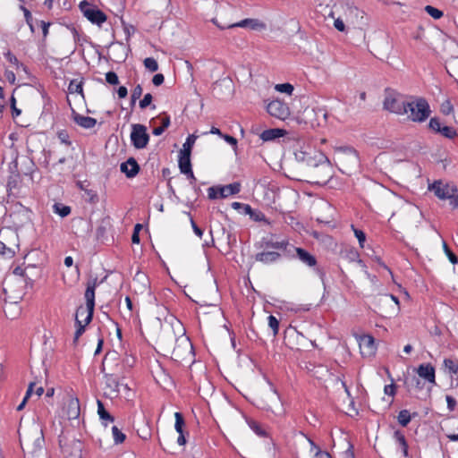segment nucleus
Wrapping results in <instances>:
<instances>
[{
    "instance_id": "1",
    "label": "nucleus",
    "mask_w": 458,
    "mask_h": 458,
    "mask_svg": "<svg viewBox=\"0 0 458 458\" xmlns=\"http://www.w3.org/2000/svg\"><path fill=\"white\" fill-rule=\"evenodd\" d=\"M294 157L299 163L314 168L321 166L322 170L326 172L322 181H315L314 183L325 185L332 178V166L329 159L324 153L317 151L309 146H300V148L294 150Z\"/></svg>"
},
{
    "instance_id": "2",
    "label": "nucleus",
    "mask_w": 458,
    "mask_h": 458,
    "mask_svg": "<svg viewBox=\"0 0 458 458\" xmlns=\"http://www.w3.org/2000/svg\"><path fill=\"white\" fill-rule=\"evenodd\" d=\"M409 101H406L405 97L392 89H386L385 99L383 102L384 109L394 113L398 115H403L408 113Z\"/></svg>"
},
{
    "instance_id": "3",
    "label": "nucleus",
    "mask_w": 458,
    "mask_h": 458,
    "mask_svg": "<svg viewBox=\"0 0 458 458\" xmlns=\"http://www.w3.org/2000/svg\"><path fill=\"white\" fill-rule=\"evenodd\" d=\"M98 284L99 283L98 281V277L91 278L88 281L84 294L87 307H79L77 309V317L86 314V324H89L93 318L95 307V291Z\"/></svg>"
},
{
    "instance_id": "4",
    "label": "nucleus",
    "mask_w": 458,
    "mask_h": 458,
    "mask_svg": "<svg viewBox=\"0 0 458 458\" xmlns=\"http://www.w3.org/2000/svg\"><path fill=\"white\" fill-rule=\"evenodd\" d=\"M409 119L414 123L425 122L431 114L428 102L424 98H416L414 101L408 102Z\"/></svg>"
},
{
    "instance_id": "5",
    "label": "nucleus",
    "mask_w": 458,
    "mask_h": 458,
    "mask_svg": "<svg viewBox=\"0 0 458 458\" xmlns=\"http://www.w3.org/2000/svg\"><path fill=\"white\" fill-rule=\"evenodd\" d=\"M172 354L174 359L178 361H189L194 357L193 345L184 334L176 338Z\"/></svg>"
},
{
    "instance_id": "6",
    "label": "nucleus",
    "mask_w": 458,
    "mask_h": 458,
    "mask_svg": "<svg viewBox=\"0 0 458 458\" xmlns=\"http://www.w3.org/2000/svg\"><path fill=\"white\" fill-rule=\"evenodd\" d=\"M432 190L437 198L440 199H449L450 205L454 208H458V190L456 186L435 182L432 184Z\"/></svg>"
},
{
    "instance_id": "7",
    "label": "nucleus",
    "mask_w": 458,
    "mask_h": 458,
    "mask_svg": "<svg viewBox=\"0 0 458 458\" xmlns=\"http://www.w3.org/2000/svg\"><path fill=\"white\" fill-rule=\"evenodd\" d=\"M294 250L298 259L305 266L313 268L314 272L318 276V277L322 281L324 286H326V271L324 270V268L317 266L318 261L316 257L303 248L296 247L294 248Z\"/></svg>"
},
{
    "instance_id": "8",
    "label": "nucleus",
    "mask_w": 458,
    "mask_h": 458,
    "mask_svg": "<svg viewBox=\"0 0 458 458\" xmlns=\"http://www.w3.org/2000/svg\"><path fill=\"white\" fill-rule=\"evenodd\" d=\"M81 12L93 24L101 26L107 19L106 14L86 0L79 4Z\"/></svg>"
},
{
    "instance_id": "9",
    "label": "nucleus",
    "mask_w": 458,
    "mask_h": 458,
    "mask_svg": "<svg viewBox=\"0 0 458 458\" xmlns=\"http://www.w3.org/2000/svg\"><path fill=\"white\" fill-rule=\"evenodd\" d=\"M131 141L135 148H144L149 141V135L147 132V127L140 123L132 124L131 132Z\"/></svg>"
},
{
    "instance_id": "10",
    "label": "nucleus",
    "mask_w": 458,
    "mask_h": 458,
    "mask_svg": "<svg viewBox=\"0 0 458 458\" xmlns=\"http://www.w3.org/2000/svg\"><path fill=\"white\" fill-rule=\"evenodd\" d=\"M306 123H310L312 127L321 126L327 122V113L326 109L321 107H307L303 112Z\"/></svg>"
},
{
    "instance_id": "11",
    "label": "nucleus",
    "mask_w": 458,
    "mask_h": 458,
    "mask_svg": "<svg viewBox=\"0 0 458 458\" xmlns=\"http://www.w3.org/2000/svg\"><path fill=\"white\" fill-rule=\"evenodd\" d=\"M267 111L277 119L284 121L290 116V108L288 105L280 99H274L267 105Z\"/></svg>"
},
{
    "instance_id": "12",
    "label": "nucleus",
    "mask_w": 458,
    "mask_h": 458,
    "mask_svg": "<svg viewBox=\"0 0 458 458\" xmlns=\"http://www.w3.org/2000/svg\"><path fill=\"white\" fill-rule=\"evenodd\" d=\"M230 28H248L251 30L261 31L267 29V24L259 19L247 18L238 22L229 24Z\"/></svg>"
},
{
    "instance_id": "13",
    "label": "nucleus",
    "mask_w": 458,
    "mask_h": 458,
    "mask_svg": "<svg viewBox=\"0 0 458 458\" xmlns=\"http://www.w3.org/2000/svg\"><path fill=\"white\" fill-rule=\"evenodd\" d=\"M289 246V242L287 240H275L273 237L271 238H262L259 242V248L265 250H276V251H284Z\"/></svg>"
},
{
    "instance_id": "14",
    "label": "nucleus",
    "mask_w": 458,
    "mask_h": 458,
    "mask_svg": "<svg viewBox=\"0 0 458 458\" xmlns=\"http://www.w3.org/2000/svg\"><path fill=\"white\" fill-rule=\"evenodd\" d=\"M416 372L420 377L427 382L436 385V369L431 363H421L416 369Z\"/></svg>"
},
{
    "instance_id": "15",
    "label": "nucleus",
    "mask_w": 458,
    "mask_h": 458,
    "mask_svg": "<svg viewBox=\"0 0 458 458\" xmlns=\"http://www.w3.org/2000/svg\"><path fill=\"white\" fill-rule=\"evenodd\" d=\"M280 257L281 253L279 251L263 249L262 251L258 252L255 255V260L266 265H269L276 262Z\"/></svg>"
},
{
    "instance_id": "16",
    "label": "nucleus",
    "mask_w": 458,
    "mask_h": 458,
    "mask_svg": "<svg viewBox=\"0 0 458 458\" xmlns=\"http://www.w3.org/2000/svg\"><path fill=\"white\" fill-rule=\"evenodd\" d=\"M120 169L126 177L133 178L139 174L140 165L134 157H129L127 161L121 164Z\"/></svg>"
},
{
    "instance_id": "17",
    "label": "nucleus",
    "mask_w": 458,
    "mask_h": 458,
    "mask_svg": "<svg viewBox=\"0 0 458 458\" xmlns=\"http://www.w3.org/2000/svg\"><path fill=\"white\" fill-rule=\"evenodd\" d=\"M442 369L445 374L448 375L452 379L458 378V360L453 358H445L443 360Z\"/></svg>"
},
{
    "instance_id": "18",
    "label": "nucleus",
    "mask_w": 458,
    "mask_h": 458,
    "mask_svg": "<svg viewBox=\"0 0 458 458\" xmlns=\"http://www.w3.org/2000/svg\"><path fill=\"white\" fill-rule=\"evenodd\" d=\"M393 437L395 441V444L397 445L398 449L401 451L402 454L405 458H411L409 455V445H408V443H407V440H406V437H405L403 432H402L400 429H396L394 432Z\"/></svg>"
},
{
    "instance_id": "19",
    "label": "nucleus",
    "mask_w": 458,
    "mask_h": 458,
    "mask_svg": "<svg viewBox=\"0 0 458 458\" xmlns=\"http://www.w3.org/2000/svg\"><path fill=\"white\" fill-rule=\"evenodd\" d=\"M73 122L84 129H91L97 124V120L90 116H84L76 112H72Z\"/></svg>"
},
{
    "instance_id": "20",
    "label": "nucleus",
    "mask_w": 458,
    "mask_h": 458,
    "mask_svg": "<svg viewBox=\"0 0 458 458\" xmlns=\"http://www.w3.org/2000/svg\"><path fill=\"white\" fill-rule=\"evenodd\" d=\"M219 187V197L221 199L227 198L232 195H235L241 191V183L239 182H233L227 185H218Z\"/></svg>"
},
{
    "instance_id": "21",
    "label": "nucleus",
    "mask_w": 458,
    "mask_h": 458,
    "mask_svg": "<svg viewBox=\"0 0 458 458\" xmlns=\"http://www.w3.org/2000/svg\"><path fill=\"white\" fill-rule=\"evenodd\" d=\"M286 131L279 128L267 129L263 131L259 137L263 141H271L280 137H284Z\"/></svg>"
},
{
    "instance_id": "22",
    "label": "nucleus",
    "mask_w": 458,
    "mask_h": 458,
    "mask_svg": "<svg viewBox=\"0 0 458 458\" xmlns=\"http://www.w3.org/2000/svg\"><path fill=\"white\" fill-rule=\"evenodd\" d=\"M178 164L182 174H191V155L180 153Z\"/></svg>"
},
{
    "instance_id": "23",
    "label": "nucleus",
    "mask_w": 458,
    "mask_h": 458,
    "mask_svg": "<svg viewBox=\"0 0 458 458\" xmlns=\"http://www.w3.org/2000/svg\"><path fill=\"white\" fill-rule=\"evenodd\" d=\"M98 414L102 420V423L106 426L107 422H114V418L106 410L104 403L98 400Z\"/></svg>"
},
{
    "instance_id": "24",
    "label": "nucleus",
    "mask_w": 458,
    "mask_h": 458,
    "mask_svg": "<svg viewBox=\"0 0 458 458\" xmlns=\"http://www.w3.org/2000/svg\"><path fill=\"white\" fill-rule=\"evenodd\" d=\"M67 414L70 420L80 416V403L77 398H72L69 401Z\"/></svg>"
},
{
    "instance_id": "25",
    "label": "nucleus",
    "mask_w": 458,
    "mask_h": 458,
    "mask_svg": "<svg viewBox=\"0 0 458 458\" xmlns=\"http://www.w3.org/2000/svg\"><path fill=\"white\" fill-rule=\"evenodd\" d=\"M417 415V412H413V414H411V412L408 410L404 409L399 411L397 420L402 427H406L411 422V419L416 417Z\"/></svg>"
},
{
    "instance_id": "26",
    "label": "nucleus",
    "mask_w": 458,
    "mask_h": 458,
    "mask_svg": "<svg viewBox=\"0 0 458 458\" xmlns=\"http://www.w3.org/2000/svg\"><path fill=\"white\" fill-rule=\"evenodd\" d=\"M246 215L250 216V219L255 222H267L265 214L259 209H254L251 207L246 208Z\"/></svg>"
},
{
    "instance_id": "27",
    "label": "nucleus",
    "mask_w": 458,
    "mask_h": 458,
    "mask_svg": "<svg viewBox=\"0 0 458 458\" xmlns=\"http://www.w3.org/2000/svg\"><path fill=\"white\" fill-rule=\"evenodd\" d=\"M106 386L114 393H119V382L117 377L113 374H105Z\"/></svg>"
},
{
    "instance_id": "28",
    "label": "nucleus",
    "mask_w": 458,
    "mask_h": 458,
    "mask_svg": "<svg viewBox=\"0 0 458 458\" xmlns=\"http://www.w3.org/2000/svg\"><path fill=\"white\" fill-rule=\"evenodd\" d=\"M68 91L70 94L78 93L83 97V79L80 81L77 80H72L68 86Z\"/></svg>"
},
{
    "instance_id": "29",
    "label": "nucleus",
    "mask_w": 458,
    "mask_h": 458,
    "mask_svg": "<svg viewBox=\"0 0 458 458\" xmlns=\"http://www.w3.org/2000/svg\"><path fill=\"white\" fill-rule=\"evenodd\" d=\"M54 213L59 215L61 217H65L71 214V208L63 203H55L53 205Z\"/></svg>"
},
{
    "instance_id": "30",
    "label": "nucleus",
    "mask_w": 458,
    "mask_h": 458,
    "mask_svg": "<svg viewBox=\"0 0 458 458\" xmlns=\"http://www.w3.org/2000/svg\"><path fill=\"white\" fill-rule=\"evenodd\" d=\"M197 137L193 134L189 135L182 145V149L180 151L181 154H189L191 153V148L196 141Z\"/></svg>"
},
{
    "instance_id": "31",
    "label": "nucleus",
    "mask_w": 458,
    "mask_h": 458,
    "mask_svg": "<svg viewBox=\"0 0 458 458\" xmlns=\"http://www.w3.org/2000/svg\"><path fill=\"white\" fill-rule=\"evenodd\" d=\"M248 424L250 429L259 437H267V431L262 428V426L259 422L255 420H250L248 422Z\"/></svg>"
},
{
    "instance_id": "32",
    "label": "nucleus",
    "mask_w": 458,
    "mask_h": 458,
    "mask_svg": "<svg viewBox=\"0 0 458 458\" xmlns=\"http://www.w3.org/2000/svg\"><path fill=\"white\" fill-rule=\"evenodd\" d=\"M14 256V250L7 247L4 242L0 241V257L4 259H13Z\"/></svg>"
},
{
    "instance_id": "33",
    "label": "nucleus",
    "mask_w": 458,
    "mask_h": 458,
    "mask_svg": "<svg viewBox=\"0 0 458 458\" xmlns=\"http://www.w3.org/2000/svg\"><path fill=\"white\" fill-rule=\"evenodd\" d=\"M175 423L174 428L177 433H183V427L185 425L184 418L181 412H175L174 414Z\"/></svg>"
},
{
    "instance_id": "34",
    "label": "nucleus",
    "mask_w": 458,
    "mask_h": 458,
    "mask_svg": "<svg viewBox=\"0 0 458 458\" xmlns=\"http://www.w3.org/2000/svg\"><path fill=\"white\" fill-rule=\"evenodd\" d=\"M446 139L452 140L457 135V131L454 127L444 125L439 131Z\"/></svg>"
},
{
    "instance_id": "35",
    "label": "nucleus",
    "mask_w": 458,
    "mask_h": 458,
    "mask_svg": "<svg viewBox=\"0 0 458 458\" xmlns=\"http://www.w3.org/2000/svg\"><path fill=\"white\" fill-rule=\"evenodd\" d=\"M424 9H425V12L428 15H430L432 18H434L435 20H438V19L442 18L444 15V13L441 10H439L432 5H426Z\"/></svg>"
},
{
    "instance_id": "36",
    "label": "nucleus",
    "mask_w": 458,
    "mask_h": 458,
    "mask_svg": "<svg viewBox=\"0 0 458 458\" xmlns=\"http://www.w3.org/2000/svg\"><path fill=\"white\" fill-rule=\"evenodd\" d=\"M267 321L269 327L273 331V336L276 337L279 331V320L274 315H269Z\"/></svg>"
},
{
    "instance_id": "37",
    "label": "nucleus",
    "mask_w": 458,
    "mask_h": 458,
    "mask_svg": "<svg viewBox=\"0 0 458 458\" xmlns=\"http://www.w3.org/2000/svg\"><path fill=\"white\" fill-rule=\"evenodd\" d=\"M79 317H75V325H76V331L74 334V342H76L79 337L84 333L85 327L88 325L86 324V321L84 320V324L78 318Z\"/></svg>"
},
{
    "instance_id": "38",
    "label": "nucleus",
    "mask_w": 458,
    "mask_h": 458,
    "mask_svg": "<svg viewBox=\"0 0 458 458\" xmlns=\"http://www.w3.org/2000/svg\"><path fill=\"white\" fill-rule=\"evenodd\" d=\"M276 90L281 93H286L288 95H291L294 89L293 86L291 83H281L276 84L275 87Z\"/></svg>"
},
{
    "instance_id": "39",
    "label": "nucleus",
    "mask_w": 458,
    "mask_h": 458,
    "mask_svg": "<svg viewBox=\"0 0 458 458\" xmlns=\"http://www.w3.org/2000/svg\"><path fill=\"white\" fill-rule=\"evenodd\" d=\"M144 65H145L146 69H148V71H150L152 72H157L158 70V64H157V60L153 57L145 58Z\"/></svg>"
},
{
    "instance_id": "40",
    "label": "nucleus",
    "mask_w": 458,
    "mask_h": 458,
    "mask_svg": "<svg viewBox=\"0 0 458 458\" xmlns=\"http://www.w3.org/2000/svg\"><path fill=\"white\" fill-rule=\"evenodd\" d=\"M112 433L115 444H121L125 440V434H123L116 426L112 428Z\"/></svg>"
},
{
    "instance_id": "41",
    "label": "nucleus",
    "mask_w": 458,
    "mask_h": 458,
    "mask_svg": "<svg viewBox=\"0 0 458 458\" xmlns=\"http://www.w3.org/2000/svg\"><path fill=\"white\" fill-rule=\"evenodd\" d=\"M20 182V174H12L9 178H8V181H7V190L9 191H13V189H15L18 185V183Z\"/></svg>"
},
{
    "instance_id": "42",
    "label": "nucleus",
    "mask_w": 458,
    "mask_h": 458,
    "mask_svg": "<svg viewBox=\"0 0 458 458\" xmlns=\"http://www.w3.org/2000/svg\"><path fill=\"white\" fill-rule=\"evenodd\" d=\"M443 250L452 264L454 265L458 263L457 256L450 250L445 242H443Z\"/></svg>"
},
{
    "instance_id": "43",
    "label": "nucleus",
    "mask_w": 458,
    "mask_h": 458,
    "mask_svg": "<svg viewBox=\"0 0 458 458\" xmlns=\"http://www.w3.org/2000/svg\"><path fill=\"white\" fill-rule=\"evenodd\" d=\"M346 257L351 262H357L361 267H366L364 262L360 259V255L357 250H351L350 251H348Z\"/></svg>"
},
{
    "instance_id": "44",
    "label": "nucleus",
    "mask_w": 458,
    "mask_h": 458,
    "mask_svg": "<svg viewBox=\"0 0 458 458\" xmlns=\"http://www.w3.org/2000/svg\"><path fill=\"white\" fill-rule=\"evenodd\" d=\"M428 128L436 133H439L442 125L438 117H432L428 123Z\"/></svg>"
},
{
    "instance_id": "45",
    "label": "nucleus",
    "mask_w": 458,
    "mask_h": 458,
    "mask_svg": "<svg viewBox=\"0 0 458 458\" xmlns=\"http://www.w3.org/2000/svg\"><path fill=\"white\" fill-rule=\"evenodd\" d=\"M440 111L445 115H448L454 111V106L449 99L445 100L441 104Z\"/></svg>"
},
{
    "instance_id": "46",
    "label": "nucleus",
    "mask_w": 458,
    "mask_h": 458,
    "mask_svg": "<svg viewBox=\"0 0 458 458\" xmlns=\"http://www.w3.org/2000/svg\"><path fill=\"white\" fill-rule=\"evenodd\" d=\"M352 228L353 230L354 235L358 239L359 244L361 248L364 247V242L366 241V234L362 230L355 228L353 225H352Z\"/></svg>"
},
{
    "instance_id": "47",
    "label": "nucleus",
    "mask_w": 458,
    "mask_h": 458,
    "mask_svg": "<svg viewBox=\"0 0 458 458\" xmlns=\"http://www.w3.org/2000/svg\"><path fill=\"white\" fill-rule=\"evenodd\" d=\"M84 193L88 197L89 203L96 204L98 201V195L94 190L87 189Z\"/></svg>"
},
{
    "instance_id": "48",
    "label": "nucleus",
    "mask_w": 458,
    "mask_h": 458,
    "mask_svg": "<svg viewBox=\"0 0 458 458\" xmlns=\"http://www.w3.org/2000/svg\"><path fill=\"white\" fill-rule=\"evenodd\" d=\"M106 81L111 85H117L119 83L117 74L112 71L106 73Z\"/></svg>"
},
{
    "instance_id": "49",
    "label": "nucleus",
    "mask_w": 458,
    "mask_h": 458,
    "mask_svg": "<svg viewBox=\"0 0 458 458\" xmlns=\"http://www.w3.org/2000/svg\"><path fill=\"white\" fill-rule=\"evenodd\" d=\"M142 228V225L140 224H136L135 226H134V230H133V233H132V235H131V242L132 243H135V244H139L140 240V231L141 230Z\"/></svg>"
},
{
    "instance_id": "50",
    "label": "nucleus",
    "mask_w": 458,
    "mask_h": 458,
    "mask_svg": "<svg viewBox=\"0 0 458 458\" xmlns=\"http://www.w3.org/2000/svg\"><path fill=\"white\" fill-rule=\"evenodd\" d=\"M4 56L9 63L16 65L17 67L19 65H22L21 64H20L17 57L9 50L4 54Z\"/></svg>"
},
{
    "instance_id": "51",
    "label": "nucleus",
    "mask_w": 458,
    "mask_h": 458,
    "mask_svg": "<svg viewBox=\"0 0 458 458\" xmlns=\"http://www.w3.org/2000/svg\"><path fill=\"white\" fill-rule=\"evenodd\" d=\"M208 197L209 199H216L219 197V187L212 186L208 189Z\"/></svg>"
},
{
    "instance_id": "52",
    "label": "nucleus",
    "mask_w": 458,
    "mask_h": 458,
    "mask_svg": "<svg viewBox=\"0 0 458 458\" xmlns=\"http://www.w3.org/2000/svg\"><path fill=\"white\" fill-rule=\"evenodd\" d=\"M152 95L150 93H147L144 95L143 98L140 101V107L141 109H145L152 102Z\"/></svg>"
},
{
    "instance_id": "53",
    "label": "nucleus",
    "mask_w": 458,
    "mask_h": 458,
    "mask_svg": "<svg viewBox=\"0 0 458 458\" xmlns=\"http://www.w3.org/2000/svg\"><path fill=\"white\" fill-rule=\"evenodd\" d=\"M232 208L235 210H238L241 214L246 215V208L250 207L249 204L241 203V202H233Z\"/></svg>"
},
{
    "instance_id": "54",
    "label": "nucleus",
    "mask_w": 458,
    "mask_h": 458,
    "mask_svg": "<svg viewBox=\"0 0 458 458\" xmlns=\"http://www.w3.org/2000/svg\"><path fill=\"white\" fill-rule=\"evenodd\" d=\"M188 216H190L191 225L194 233L199 238H201L203 235V230L197 225L190 213H188Z\"/></svg>"
},
{
    "instance_id": "55",
    "label": "nucleus",
    "mask_w": 458,
    "mask_h": 458,
    "mask_svg": "<svg viewBox=\"0 0 458 458\" xmlns=\"http://www.w3.org/2000/svg\"><path fill=\"white\" fill-rule=\"evenodd\" d=\"M445 401H446V404H447V409L450 411H454L455 410L456 405H457V401L455 400V398H454L451 395H446L445 396Z\"/></svg>"
},
{
    "instance_id": "56",
    "label": "nucleus",
    "mask_w": 458,
    "mask_h": 458,
    "mask_svg": "<svg viewBox=\"0 0 458 458\" xmlns=\"http://www.w3.org/2000/svg\"><path fill=\"white\" fill-rule=\"evenodd\" d=\"M141 95H142V87H141V85L138 84L134 87V89L131 92V100H137L141 97Z\"/></svg>"
},
{
    "instance_id": "57",
    "label": "nucleus",
    "mask_w": 458,
    "mask_h": 458,
    "mask_svg": "<svg viewBox=\"0 0 458 458\" xmlns=\"http://www.w3.org/2000/svg\"><path fill=\"white\" fill-rule=\"evenodd\" d=\"M384 392L388 396H394L396 393V386L394 383L385 386Z\"/></svg>"
},
{
    "instance_id": "58",
    "label": "nucleus",
    "mask_w": 458,
    "mask_h": 458,
    "mask_svg": "<svg viewBox=\"0 0 458 458\" xmlns=\"http://www.w3.org/2000/svg\"><path fill=\"white\" fill-rule=\"evenodd\" d=\"M58 139L62 143H64L65 145H71V141L69 140V135L65 131H60L57 133Z\"/></svg>"
},
{
    "instance_id": "59",
    "label": "nucleus",
    "mask_w": 458,
    "mask_h": 458,
    "mask_svg": "<svg viewBox=\"0 0 458 458\" xmlns=\"http://www.w3.org/2000/svg\"><path fill=\"white\" fill-rule=\"evenodd\" d=\"M222 139H224L225 141L230 144L231 146H233L234 149L237 148V140L234 137L228 134H224L222 135Z\"/></svg>"
},
{
    "instance_id": "60",
    "label": "nucleus",
    "mask_w": 458,
    "mask_h": 458,
    "mask_svg": "<svg viewBox=\"0 0 458 458\" xmlns=\"http://www.w3.org/2000/svg\"><path fill=\"white\" fill-rule=\"evenodd\" d=\"M164 81H165L164 75L162 73H157L153 76L152 83L155 86H160L161 84L164 83Z\"/></svg>"
},
{
    "instance_id": "61",
    "label": "nucleus",
    "mask_w": 458,
    "mask_h": 458,
    "mask_svg": "<svg viewBox=\"0 0 458 458\" xmlns=\"http://www.w3.org/2000/svg\"><path fill=\"white\" fill-rule=\"evenodd\" d=\"M20 9L23 12L24 18L27 23H30V21H32V14L30 11L26 8L24 5H21Z\"/></svg>"
},
{
    "instance_id": "62",
    "label": "nucleus",
    "mask_w": 458,
    "mask_h": 458,
    "mask_svg": "<svg viewBox=\"0 0 458 458\" xmlns=\"http://www.w3.org/2000/svg\"><path fill=\"white\" fill-rule=\"evenodd\" d=\"M50 25H51L50 22L40 21V26L42 29V33H43L44 38H47V36L48 35V30H49Z\"/></svg>"
},
{
    "instance_id": "63",
    "label": "nucleus",
    "mask_w": 458,
    "mask_h": 458,
    "mask_svg": "<svg viewBox=\"0 0 458 458\" xmlns=\"http://www.w3.org/2000/svg\"><path fill=\"white\" fill-rule=\"evenodd\" d=\"M315 458H332V456L329 454L327 451H322L321 449H318L316 453H314Z\"/></svg>"
},
{
    "instance_id": "64",
    "label": "nucleus",
    "mask_w": 458,
    "mask_h": 458,
    "mask_svg": "<svg viewBox=\"0 0 458 458\" xmlns=\"http://www.w3.org/2000/svg\"><path fill=\"white\" fill-rule=\"evenodd\" d=\"M334 26L337 30L342 32L345 30V25L341 19H336L334 22Z\"/></svg>"
}]
</instances>
